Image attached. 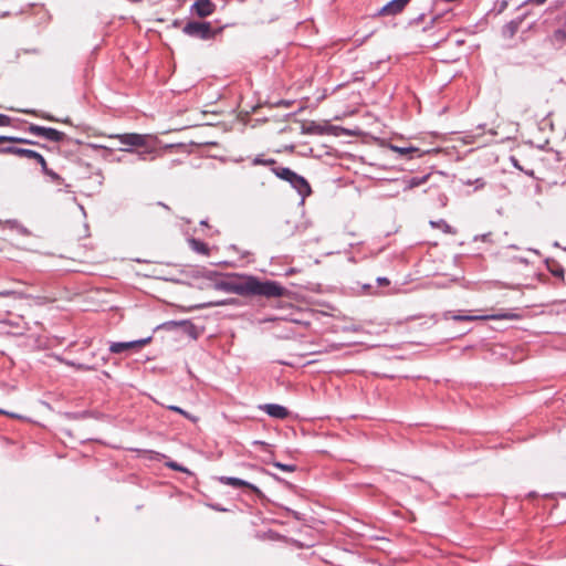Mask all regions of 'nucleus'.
Returning a JSON list of instances; mask_svg holds the SVG:
<instances>
[{"label":"nucleus","instance_id":"c756f323","mask_svg":"<svg viewBox=\"0 0 566 566\" xmlns=\"http://www.w3.org/2000/svg\"><path fill=\"white\" fill-rule=\"evenodd\" d=\"M533 2L536 4H543L546 0H533Z\"/></svg>","mask_w":566,"mask_h":566},{"label":"nucleus","instance_id":"aec40b11","mask_svg":"<svg viewBox=\"0 0 566 566\" xmlns=\"http://www.w3.org/2000/svg\"><path fill=\"white\" fill-rule=\"evenodd\" d=\"M274 467H276L283 471H286V472L295 471V465H293V464H283V463L276 462V463H274Z\"/></svg>","mask_w":566,"mask_h":566},{"label":"nucleus","instance_id":"2f4dec72","mask_svg":"<svg viewBox=\"0 0 566 566\" xmlns=\"http://www.w3.org/2000/svg\"><path fill=\"white\" fill-rule=\"evenodd\" d=\"M431 224H432L433 227H440V224H439V223H436V222H431Z\"/></svg>","mask_w":566,"mask_h":566},{"label":"nucleus","instance_id":"f8f14e48","mask_svg":"<svg viewBox=\"0 0 566 566\" xmlns=\"http://www.w3.org/2000/svg\"><path fill=\"white\" fill-rule=\"evenodd\" d=\"M273 172L276 177H279L282 180L287 181L289 184L293 180V178L296 176V172L291 170L286 167H276L273 169Z\"/></svg>","mask_w":566,"mask_h":566},{"label":"nucleus","instance_id":"7ed1b4c3","mask_svg":"<svg viewBox=\"0 0 566 566\" xmlns=\"http://www.w3.org/2000/svg\"><path fill=\"white\" fill-rule=\"evenodd\" d=\"M0 154L14 155L18 157H34V160L40 164L42 172L45 176H48L52 181H54L59 185L63 184V178L59 174L54 172L52 169H50L48 167V164H46V160L44 159V157L41 154H39L32 149L9 146V147H1Z\"/></svg>","mask_w":566,"mask_h":566},{"label":"nucleus","instance_id":"412c9836","mask_svg":"<svg viewBox=\"0 0 566 566\" xmlns=\"http://www.w3.org/2000/svg\"><path fill=\"white\" fill-rule=\"evenodd\" d=\"M11 118L8 115L0 114V126H10Z\"/></svg>","mask_w":566,"mask_h":566},{"label":"nucleus","instance_id":"cd10ccee","mask_svg":"<svg viewBox=\"0 0 566 566\" xmlns=\"http://www.w3.org/2000/svg\"><path fill=\"white\" fill-rule=\"evenodd\" d=\"M10 295H12V292H10V291H1L0 292V296L7 297V296H10Z\"/></svg>","mask_w":566,"mask_h":566},{"label":"nucleus","instance_id":"f03ea898","mask_svg":"<svg viewBox=\"0 0 566 566\" xmlns=\"http://www.w3.org/2000/svg\"><path fill=\"white\" fill-rule=\"evenodd\" d=\"M116 138L124 146L120 148L124 151H136L139 154H150L156 149L157 138L153 135H142L136 133H126L111 136Z\"/></svg>","mask_w":566,"mask_h":566},{"label":"nucleus","instance_id":"4be33fe9","mask_svg":"<svg viewBox=\"0 0 566 566\" xmlns=\"http://www.w3.org/2000/svg\"><path fill=\"white\" fill-rule=\"evenodd\" d=\"M168 467L174 469V470H176V471L187 472V469L182 468L181 465H179L176 462L168 463Z\"/></svg>","mask_w":566,"mask_h":566},{"label":"nucleus","instance_id":"393cba45","mask_svg":"<svg viewBox=\"0 0 566 566\" xmlns=\"http://www.w3.org/2000/svg\"><path fill=\"white\" fill-rule=\"evenodd\" d=\"M377 283L379 286H388L390 281L387 277H378Z\"/></svg>","mask_w":566,"mask_h":566},{"label":"nucleus","instance_id":"4468645a","mask_svg":"<svg viewBox=\"0 0 566 566\" xmlns=\"http://www.w3.org/2000/svg\"><path fill=\"white\" fill-rule=\"evenodd\" d=\"M189 245L197 253L202 254V255H209L210 249L207 243H205L200 240H197V239H191V240H189Z\"/></svg>","mask_w":566,"mask_h":566},{"label":"nucleus","instance_id":"b1692460","mask_svg":"<svg viewBox=\"0 0 566 566\" xmlns=\"http://www.w3.org/2000/svg\"><path fill=\"white\" fill-rule=\"evenodd\" d=\"M178 413L182 415L184 417H186L187 419H190L191 421L196 422L197 421V418L189 415L187 411H185L184 409H179Z\"/></svg>","mask_w":566,"mask_h":566},{"label":"nucleus","instance_id":"6ab92c4d","mask_svg":"<svg viewBox=\"0 0 566 566\" xmlns=\"http://www.w3.org/2000/svg\"><path fill=\"white\" fill-rule=\"evenodd\" d=\"M44 129H45V127L38 126V125H34V124L30 125V127H29V132L30 133H32L34 135H38V136H42V137H43V134H44Z\"/></svg>","mask_w":566,"mask_h":566},{"label":"nucleus","instance_id":"72a5a7b5","mask_svg":"<svg viewBox=\"0 0 566 566\" xmlns=\"http://www.w3.org/2000/svg\"><path fill=\"white\" fill-rule=\"evenodd\" d=\"M0 413H6V415H8V413H7L6 411H3V410H0Z\"/></svg>","mask_w":566,"mask_h":566},{"label":"nucleus","instance_id":"c85d7f7f","mask_svg":"<svg viewBox=\"0 0 566 566\" xmlns=\"http://www.w3.org/2000/svg\"><path fill=\"white\" fill-rule=\"evenodd\" d=\"M168 408H169L170 410L175 411V412H178V411H179V409H180V408H179V407H177V406H169Z\"/></svg>","mask_w":566,"mask_h":566},{"label":"nucleus","instance_id":"1a4fd4ad","mask_svg":"<svg viewBox=\"0 0 566 566\" xmlns=\"http://www.w3.org/2000/svg\"><path fill=\"white\" fill-rule=\"evenodd\" d=\"M409 2L410 0H391L380 9L379 15H396L402 12Z\"/></svg>","mask_w":566,"mask_h":566},{"label":"nucleus","instance_id":"20e7f679","mask_svg":"<svg viewBox=\"0 0 566 566\" xmlns=\"http://www.w3.org/2000/svg\"><path fill=\"white\" fill-rule=\"evenodd\" d=\"M182 32L192 38L211 40L221 32V29L213 30L210 22L189 21L184 27Z\"/></svg>","mask_w":566,"mask_h":566},{"label":"nucleus","instance_id":"9b49d317","mask_svg":"<svg viewBox=\"0 0 566 566\" xmlns=\"http://www.w3.org/2000/svg\"><path fill=\"white\" fill-rule=\"evenodd\" d=\"M263 410L271 417L284 419L289 416V410L280 405L269 403L263 407Z\"/></svg>","mask_w":566,"mask_h":566},{"label":"nucleus","instance_id":"6e6552de","mask_svg":"<svg viewBox=\"0 0 566 566\" xmlns=\"http://www.w3.org/2000/svg\"><path fill=\"white\" fill-rule=\"evenodd\" d=\"M220 482L226 484V485L233 486V488H247V489L251 490L253 493H255L259 496L263 495L261 490L258 486H255V485H253V484H251V483H249V482H247L244 480L238 479V478L221 476L220 478Z\"/></svg>","mask_w":566,"mask_h":566},{"label":"nucleus","instance_id":"a878e982","mask_svg":"<svg viewBox=\"0 0 566 566\" xmlns=\"http://www.w3.org/2000/svg\"><path fill=\"white\" fill-rule=\"evenodd\" d=\"M255 164L274 165L275 160L274 159H268V160L255 159Z\"/></svg>","mask_w":566,"mask_h":566},{"label":"nucleus","instance_id":"f3484780","mask_svg":"<svg viewBox=\"0 0 566 566\" xmlns=\"http://www.w3.org/2000/svg\"><path fill=\"white\" fill-rule=\"evenodd\" d=\"M429 178V176H423L421 178H418V177H413L411 179H409L405 186V190H410L412 188H416V187H419L421 186L422 184H424L427 181V179Z\"/></svg>","mask_w":566,"mask_h":566},{"label":"nucleus","instance_id":"f257e3e1","mask_svg":"<svg viewBox=\"0 0 566 566\" xmlns=\"http://www.w3.org/2000/svg\"><path fill=\"white\" fill-rule=\"evenodd\" d=\"M229 290L240 295H258L266 298H279L289 294V291L274 281H261L254 276L233 283Z\"/></svg>","mask_w":566,"mask_h":566},{"label":"nucleus","instance_id":"39448f33","mask_svg":"<svg viewBox=\"0 0 566 566\" xmlns=\"http://www.w3.org/2000/svg\"><path fill=\"white\" fill-rule=\"evenodd\" d=\"M452 318L458 322H472L489 319H518L520 316L514 313H497L491 315H454Z\"/></svg>","mask_w":566,"mask_h":566},{"label":"nucleus","instance_id":"5701e85b","mask_svg":"<svg viewBox=\"0 0 566 566\" xmlns=\"http://www.w3.org/2000/svg\"><path fill=\"white\" fill-rule=\"evenodd\" d=\"M178 413L182 415L184 417H186L187 419H190L191 421L196 422L197 421V418L189 415L187 411H185L184 409H179Z\"/></svg>","mask_w":566,"mask_h":566},{"label":"nucleus","instance_id":"0eeeda50","mask_svg":"<svg viewBox=\"0 0 566 566\" xmlns=\"http://www.w3.org/2000/svg\"><path fill=\"white\" fill-rule=\"evenodd\" d=\"M191 11L199 18H207L216 11V4L211 0H197Z\"/></svg>","mask_w":566,"mask_h":566},{"label":"nucleus","instance_id":"7c9ffc66","mask_svg":"<svg viewBox=\"0 0 566 566\" xmlns=\"http://www.w3.org/2000/svg\"><path fill=\"white\" fill-rule=\"evenodd\" d=\"M441 224H442L443 228H449V226L446 222H443V221L441 222Z\"/></svg>","mask_w":566,"mask_h":566},{"label":"nucleus","instance_id":"a211bd4d","mask_svg":"<svg viewBox=\"0 0 566 566\" xmlns=\"http://www.w3.org/2000/svg\"><path fill=\"white\" fill-rule=\"evenodd\" d=\"M3 143H15V144H35L32 140L20 138V137H13V136H0V144Z\"/></svg>","mask_w":566,"mask_h":566},{"label":"nucleus","instance_id":"ddd939ff","mask_svg":"<svg viewBox=\"0 0 566 566\" xmlns=\"http://www.w3.org/2000/svg\"><path fill=\"white\" fill-rule=\"evenodd\" d=\"M390 149L392 151L399 154L400 156H405V157H409V158H412V154H418V156H421L420 150L416 147H399L396 145H390Z\"/></svg>","mask_w":566,"mask_h":566},{"label":"nucleus","instance_id":"2eb2a0df","mask_svg":"<svg viewBox=\"0 0 566 566\" xmlns=\"http://www.w3.org/2000/svg\"><path fill=\"white\" fill-rule=\"evenodd\" d=\"M43 137L51 142H61L65 138V134L57 129L45 127Z\"/></svg>","mask_w":566,"mask_h":566},{"label":"nucleus","instance_id":"423d86ee","mask_svg":"<svg viewBox=\"0 0 566 566\" xmlns=\"http://www.w3.org/2000/svg\"><path fill=\"white\" fill-rule=\"evenodd\" d=\"M150 337L138 339V340H132V342H123V343H113L109 346V352L113 354H120L125 350L130 349H140L145 345H147L150 342Z\"/></svg>","mask_w":566,"mask_h":566},{"label":"nucleus","instance_id":"473e14b6","mask_svg":"<svg viewBox=\"0 0 566 566\" xmlns=\"http://www.w3.org/2000/svg\"><path fill=\"white\" fill-rule=\"evenodd\" d=\"M27 158H28V160H31V159H33V160H34V157H27Z\"/></svg>","mask_w":566,"mask_h":566},{"label":"nucleus","instance_id":"dca6fc26","mask_svg":"<svg viewBox=\"0 0 566 566\" xmlns=\"http://www.w3.org/2000/svg\"><path fill=\"white\" fill-rule=\"evenodd\" d=\"M551 41L553 44H564L566 41V31L563 29L555 30L551 36Z\"/></svg>","mask_w":566,"mask_h":566},{"label":"nucleus","instance_id":"9d476101","mask_svg":"<svg viewBox=\"0 0 566 566\" xmlns=\"http://www.w3.org/2000/svg\"><path fill=\"white\" fill-rule=\"evenodd\" d=\"M290 184L303 198L310 196L312 192L311 186L306 179L297 174Z\"/></svg>","mask_w":566,"mask_h":566},{"label":"nucleus","instance_id":"bb28decb","mask_svg":"<svg viewBox=\"0 0 566 566\" xmlns=\"http://www.w3.org/2000/svg\"><path fill=\"white\" fill-rule=\"evenodd\" d=\"M553 274L555 276H558V277H564V270L563 269H558L556 271H553Z\"/></svg>","mask_w":566,"mask_h":566}]
</instances>
